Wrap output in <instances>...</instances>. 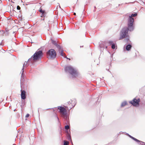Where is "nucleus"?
<instances>
[{
	"label": "nucleus",
	"mask_w": 145,
	"mask_h": 145,
	"mask_svg": "<svg viewBox=\"0 0 145 145\" xmlns=\"http://www.w3.org/2000/svg\"><path fill=\"white\" fill-rule=\"evenodd\" d=\"M134 21L127 19V26L124 27L121 31L119 40L123 39L128 36V32L133 31L135 28Z\"/></svg>",
	"instance_id": "nucleus-1"
},
{
	"label": "nucleus",
	"mask_w": 145,
	"mask_h": 145,
	"mask_svg": "<svg viewBox=\"0 0 145 145\" xmlns=\"http://www.w3.org/2000/svg\"><path fill=\"white\" fill-rule=\"evenodd\" d=\"M43 53L42 51L38 50L31 57L28 59L27 62H25L24 63L23 67L26 65L27 64H29V63L32 65H33L36 61L39 59H41Z\"/></svg>",
	"instance_id": "nucleus-2"
},
{
	"label": "nucleus",
	"mask_w": 145,
	"mask_h": 145,
	"mask_svg": "<svg viewBox=\"0 0 145 145\" xmlns=\"http://www.w3.org/2000/svg\"><path fill=\"white\" fill-rule=\"evenodd\" d=\"M57 107L58 109L59 110V112L61 116L64 119L67 123H68L69 119L66 109L61 106H59Z\"/></svg>",
	"instance_id": "nucleus-3"
},
{
	"label": "nucleus",
	"mask_w": 145,
	"mask_h": 145,
	"mask_svg": "<svg viewBox=\"0 0 145 145\" xmlns=\"http://www.w3.org/2000/svg\"><path fill=\"white\" fill-rule=\"evenodd\" d=\"M65 70L66 72L72 75V78L76 77L78 75L76 71L71 66L66 67L65 68Z\"/></svg>",
	"instance_id": "nucleus-4"
},
{
	"label": "nucleus",
	"mask_w": 145,
	"mask_h": 145,
	"mask_svg": "<svg viewBox=\"0 0 145 145\" xmlns=\"http://www.w3.org/2000/svg\"><path fill=\"white\" fill-rule=\"evenodd\" d=\"M52 42L54 45L57 48L58 50V51L60 55L62 56H63V50L62 47L58 44L56 41L55 40H52Z\"/></svg>",
	"instance_id": "nucleus-5"
},
{
	"label": "nucleus",
	"mask_w": 145,
	"mask_h": 145,
	"mask_svg": "<svg viewBox=\"0 0 145 145\" xmlns=\"http://www.w3.org/2000/svg\"><path fill=\"white\" fill-rule=\"evenodd\" d=\"M46 54L52 59H54L56 56V52L54 49H51L48 50L46 53Z\"/></svg>",
	"instance_id": "nucleus-6"
},
{
	"label": "nucleus",
	"mask_w": 145,
	"mask_h": 145,
	"mask_svg": "<svg viewBox=\"0 0 145 145\" xmlns=\"http://www.w3.org/2000/svg\"><path fill=\"white\" fill-rule=\"evenodd\" d=\"M140 101V100L139 98H138L137 99L135 98L132 101H130L129 103L133 106H136L139 105Z\"/></svg>",
	"instance_id": "nucleus-7"
},
{
	"label": "nucleus",
	"mask_w": 145,
	"mask_h": 145,
	"mask_svg": "<svg viewBox=\"0 0 145 145\" xmlns=\"http://www.w3.org/2000/svg\"><path fill=\"white\" fill-rule=\"evenodd\" d=\"M128 136L132 139L135 141L136 142H137L138 144H139V145H145V142L138 140L129 135Z\"/></svg>",
	"instance_id": "nucleus-8"
},
{
	"label": "nucleus",
	"mask_w": 145,
	"mask_h": 145,
	"mask_svg": "<svg viewBox=\"0 0 145 145\" xmlns=\"http://www.w3.org/2000/svg\"><path fill=\"white\" fill-rule=\"evenodd\" d=\"M21 99L23 100H25L26 98V92L24 90L21 89Z\"/></svg>",
	"instance_id": "nucleus-9"
},
{
	"label": "nucleus",
	"mask_w": 145,
	"mask_h": 145,
	"mask_svg": "<svg viewBox=\"0 0 145 145\" xmlns=\"http://www.w3.org/2000/svg\"><path fill=\"white\" fill-rule=\"evenodd\" d=\"M137 15V13H135L134 14H132L131 16H129L128 20H131V21H134V18H133V17H135Z\"/></svg>",
	"instance_id": "nucleus-10"
},
{
	"label": "nucleus",
	"mask_w": 145,
	"mask_h": 145,
	"mask_svg": "<svg viewBox=\"0 0 145 145\" xmlns=\"http://www.w3.org/2000/svg\"><path fill=\"white\" fill-rule=\"evenodd\" d=\"M108 43L110 45H111V48L112 49H114L116 47L115 44L113 42V41L112 40L108 41Z\"/></svg>",
	"instance_id": "nucleus-11"
},
{
	"label": "nucleus",
	"mask_w": 145,
	"mask_h": 145,
	"mask_svg": "<svg viewBox=\"0 0 145 145\" xmlns=\"http://www.w3.org/2000/svg\"><path fill=\"white\" fill-rule=\"evenodd\" d=\"M66 133V135L67 137V138L69 140H71V135L70 134V131H69L68 130H66L65 131Z\"/></svg>",
	"instance_id": "nucleus-12"
},
{
	"label": "nucleus",
	"mask_w": 145,
	"mask_h": 145,
	"mask_svg": "<svg viewBox=\"0 0 145 145\" xmlns=\"http://www.w3.org/2000/svg\"><path fill=\"white\" fill-rule=\"evenodd\" d=\"M132 47V45L130 44H128L125 46V49L127 51H130Z\"/></svg>",
	"instance_id": "nucleus-13"
},
{
	"label": "nucleus",
	"mask_w": 145,
	"mask_h": 145,
	"mask_svg": "<svg viewBox=\"0 0 145 145\" xmlns=\"http://www.w3.org/2000/svg\"><path fill=\"white\" fill-rule=\"evenodd\" d=\"M24 68L23 67H22V73L21 76V79H24V77L25 76V74L24 73Z\"/></svg>",
	"instance_id": "nucleus-14"
},
{
	"label": "nucleus",
	"mask_w": 145,
	"mask_h": 145,
	"mask_svg": "<svg viewBox=\"0 0 145 145\" xmlns=\"http://www.w3.org/2000/svg\"><path fill=\"white\" fill-rule=\"evenodd\" d=\"M39 11L41 13H42V14L43 15V16H43V15L45 13V11L44 10H43L41 8H40Z\"/></svg>",
	"instance_id": "nucleus-15"
},
{
	"label": "nucleus",
	"mask_w": 145,
	"mask_h": 145,
	"mask_svg": "<svg viewBox=\"0 0 145 145\" xmlns=\"http://www.w3.org/2000/svg\"><path fill=\"white\" fill-rule=\"evenodd\" d=\"M105 43L104 42H102V43H101L99 44V46L100 48H104V46H105Z\"/></svg>",
	"instance_id": "nucleus-16"
},
{
	"label": "nucleus",
	"mask_w": 145,
	"mask_h": 145,
	"mask_svg": "<svg viewBox=\"0 0 145 145\" xmlns=\"http://www.w3.org/2000/svg\"><path fill=\"white\" fill-rule=\"evenodd\" d=\"M127 102L126 101H125L123 102L121 105V107H123L125 105H127Z\"/></svg>",
	"instance_id": "nucleus-17"
},
{
	"label": "nucleus",
	"mask_w": 145,
	"mask_h": 145,
	"mask_svg": "<svg viewBox=\"0 0 145 145\" xmlns=\"http://www.w3.org/2000/svg\"><path fill=\"white\" fill-rule=\"evenodd\" d=\"M74 101V102L75 103L73 105L72 104V106H73V107H74L75 106L76 103L75 102V100H74V101H72L71 102L70 101H68V102L67 103H68V104H70L72 103V102Z\"/></svg>",
	"instance_id": "nucleus-18"
},
{
	"label": "nucleus",
	"mask_w": 145,
	"mask_h": 145,
	"mask_svg": "<svg viewBox=\"0 0 145 145\" xmlns=\"http://www.w3.org/2000/svg\"><path fill=\"white\" fill-rule=\"evenodd\" d=\"M125 38H126L125 39V41L126 42L128 43L129 41V35H128V36L127 37H125Z\"/></svg>",
	"instance_id": "nucleus-19"
},
{
	"label": "nucleus",
	"mask_w": 145,
	"mask_h": 145,
	"mask_svg": "<svg viewBox=\"0 0 145 145\" xmlns=\"http://www.w3.org/2000/svg\"><path fill=\"white\" fill-rule=\"evenodd\" d=\"M69 142L68 141H65L64 142L63 145H68Z\"/></svg>",
	"instance_id": "nucleus-20"
},
{
	"label": "nucleus",
	"mask_w": 145,
	"mask_h": 145,
	"mask_svg": "<svg viewBox=\"0 0 145 145\" xmlns=\"http://www.w3.org/2000/svg\"><path fill=\"white\" fill-rule=\"evenodd\" d=\"M69 128V126L68 125H67L65 126V129L66 130H68Z\"/></svg>",
	"instance_id": "nucleus-21"
},
{
	"label": "nucleus",
	"mask_w": 145,
	"mask_h": 145,
	"mask_svg": "<svg viewBox=\"0 0 145 145\" xmlns=\"http://www.w3.org/2000/svg\"><path fill=\"white\" fill-rule=\"evenodd\" d=\"M20 7L18 5L17 6V10H20Z\"/></svg>",
	"instance_id": "nucleus-22"
},
{
	"label": "nucleus",
	"mask_w": 145,
	"mask_h": 145,
	"mask_svg": "<svg viewBox=\"0 0 145 145\" xmlns=\"http://www.w3.org/2000/svg\"><path fill=\"white\" fill-rule=\"evenodd\" d=\"M56 107H54V108H48V109H47V110H49V109H53V111H54L55 110H54V108H56Z\"/></svg>",
	"instance_id": "nucleus-23"
},
{
	"label": "nucleus",
	"mask_w": 145,
	"mask_h": 145,
	"mask_svg": "<svg viewBox=\"0 0 145 145\" xmlns=\"http://www.w3.org/2000/svg\"><path fill=\"white\" fill-rule=\"evenodd\" d=\"M29 116V114H27L25 116L26 118H28Z\"/></svg>",
	"instance_id": "nucleus-24"
},
{
	"label": "nucleus",
	"mask_w": 145,
	"mask_h": 145,
	"mask_svg": "<svg viewBox=\"0 0 145 145\" xmlns=\"http://www.w3.org/2000/svg\"><path fill=\"white\" fill-rule=\"evenodd\" d=\"M64 57L66 58L67 59H69V60H70V59L69 58H68L67 56H65V57Z\"/></svg>",
	"instance_id": "nucleus-25"
},
{
	"label": "nucleus",
	"mask_w": 145,
	"mask_h": 145,
	"mask_svg": "<svg viewBox=\"0 0 145 145\" xmlns=\"http://www.w3.org/2000/svg\"><path fill=\"white\" fill-rule=\"evenodd\" d=\"M25 100H24V101H22V105H23H23H24V104H25Z\"/></svg>",
	"instance_id": "nucleus-26"
},
{
	"label": "nucleus",
	"mask_w": 145,
	"mask_h": 145,
	"mask_svg": "<svg viewBox=\"0 0 145 145\" xmlns=\"http://www.w3.org/2000/svg\"><path fill=\"white\" fill-rule=\"evenodd\" d=\"M56 117H57V119L58 120V122H59V118L58 117L56 116Z\"/></svg>",
	"instance_id": "nucleus-27"
},
{
	"label": "nucleus",
	"mask_w": 145,
	"mask_h": 145,
	"mask_svg": "<svg viewBox=\"0 0 145 145\" xmlns=\"http://www.w3.org/2000/svg\"><path fill=\"white\" fill-rule=\"evenodd\" d=\"M113 54H112V55H111V58H112V57H113Z\"/></svg>",
	"instance_id": "nucleus-28"
},
{
	"label": "nucleus",
	"mask_w": 145,
	"mask_h": 145,
	"mask_svg": "<svg viewBox=\"0 0 145 145\" xmlns=\"http://www.w3.org/2000/svg\"><path fill=\"white\" fill-rule=\"evenodd\" d=\"M65 108L67 109L68 110V107L67 106H66Z\"/></svg>",
	"instance_id": "nucleus-29"
},
{
	"label": "nucleus",
	"mask_w": 145,
	"mask_h": 145,
	"mask_svg": "<svg viewBox=\"0 0 145 145\" xmlns=\"http://www.w3.org/2000/svg\"><path fill=\"white\" fill-rule=\"evenodd\" d=\"M73 14H74V15H76V13L75 12H74Z\"/></svg>",
	"instance_id": "nucleus-30"
},
{
	"label": "nucleus",
	"mask_w": 145,
	"mask_h": 145,
	"mask_svg": "<svg viewBox=\"0 0 145 145\" xmlns=\"http://www.w3.org/2000/svg\"><path fill=\"white\" fill-rule=\"evenodd\" d=\"M107 48H108V46H105V48H106V49Z\"/></svg>",
	"instance_id": "nucleus-31"
},
{
	"label": "nucleus",
	"mask_w": 145,
	"mask_h": 145,
	"mask_svg": "<svg viewBox=\"0 0 145 145\" xmlns=\"http://www.w3.org/2000/svg\"><path fill=\"white\" fill-rule=\"evenodd\" d=\"M141 2H142V3L143 4H144V3L142 1Z\"/></svg>",
	"instance_id": "nucleus-32"
},
{
	"label": "nucleus",
	"mask_w": 145,
	"mask_h": 145,
	"mask_svg": "<svg viewBox=\"0 0 145 145\" xmlns=\"http://www.w3.org/2000/svg\"><path fill=\"white\" fill-rule=\"evenodd\" d=\"M83 46H80V48H81V47H83Z\"/></svg>",
	"instance_id": "nucleus-33"
},
{
	"label": "nucleus",
	"mask_w": 145,
	"mask_h": 145,
	"mask_svg": "<svg viewBox=\"0 0 145 145\" xmlns=\"http://www.w3.org/2000/svg\"><path fill=\"white\" fill-rule=\"evenodd\" d=\"M95 11H96V10H95V9L94 10V12H95Z\"/></svg>",
	"instance_id": "nucleus-34"
},
{
	"label": "nucleus",
	"mask_w": 145,
	"mask_h": 145,
	"mask_svg": "<svg viewBox=\"0 0 145 145\" xmlns=\"http://www.w3.org/2000/svg\"><path fill=\"white\" fill-rule=\"evenodd\" d=\"M94 8H95V9L96 8V7L95 6L94 7Z\"/></svg>",
	"instance_id": "nucleus-35"
},
{
	"label": "nucleus",
	"mask_w": 145,
	"mask_h": 145,
	"mask_svg": "<svg viewBox=\"0 0 145 145\" xmlns=\"http://www.w3.org/2000/svg\"><path fill=\"white\" fill-rule=\"evenodd\" d=\"M0 45H2L1 43H0Z\"/></svg>",
	"instance_id": "nucleus-36"
},
{
	"label": "nucleus",
	"mask_w": 145,
	"mask_h": 145,
	"mask_svg": "<svg viewBox=\"0 0 145 145\" xmlns=\"http://www.w3.org/2000/svg\"><path fill=\"white\" fill-rule=\"evenodd\" d=\"M72 107H71V108H70V109H69V110H70L72 108Z\"/></svg>",
	"instance_id": "nucleus-37"
},
{
	"label": "nucleus",
	"mask_w": 145,
	"mask_h": 145,
	"mask_svg": "<svg viewBox=\"0 0 145 145\" xmlns=\"http://www.w3.org/2000/svg\"><path fill=\"white\" fill-rule=\"evenodd\" d=\"M127 135L128 136L129 135V134L128 133H127Z\"/></svg>",
	"instance_id": "nucleus-38"
},
{
	"label": "nucleus",
	"mask_w": 145,
	"mask_h": 145,
	"mask_svg": "<svg viewBox=\"0 0 145 145\" xmlns=\"http://www.w3.org/2000/svg\"><path fill=\"white\" fill-rule=\"evenodd\" d=\"M12 145H16L15 144H13Z\"/></svg>",
	"instance_id": "nucleus-39"
},
{
	"label": "nucleus",
	"mask_w": 145,
	"mask_h": 145,
	"mask_svg": "<svg viewBox=\"0 0 145 145\" xmlns=\"http://www.w3.org/2000/svg\"><path fill=\"white\" fill-rule=\"evenodd\" d=\"M71 143H72V145H73L72 142H71Z\"/></svg>",
	"instance_id": "nucleus-40"
},
{
	"label": "nucleus",
	"mask_w": 145,
	"mask_h": 145,
	"mask_svg": "<svg viewBox=\"0 0 145 145\" xmlns=\"http://www.w3.org/2000/svg\"><path fill=\"white\" fill-rule=\"evenodd\" d=\"M59 7L61 8L60 6H59Z\"/></svg>",
	"instance_id": "nucleus-41"
},
{
	"label": "nucleus",
	"mask_w": 145,
	"mask_h": 145,
	"mask_svg": "<svg viewBox=\"0 0 145 145\" xmlns=\"http://www.w3.org/2000/svg\"><path fill=\"white\" fill-rule=\"evenodd\" d=\"M125 46H124V48H125Z\"/></svg>",
	"instance_id": "nucleus-42"
}]
</instances>
